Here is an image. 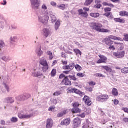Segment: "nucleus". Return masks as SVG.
<instances>
[{"mask_svg": "<svg viewBox=\"0 0 128 128\" xmlns=\"http://www.w3.org/2000/svg\"><path fill=\"white\" fill-rule=\"evenodd\" d=\"M60 20H58L54 25V28L56 30H58V28H60Z\"/></svg>", "mask_w": 128, "mask_h": 128, "instance_id": "24", "label": "nucleus"}, {"mask_svg": "<svg viewBox=\"0 0 128 128\" xmlns=\"http://www.w3.org/2000/svg\"><path fill=\"white\" fill-rule=\"evenodd\" d=\"M68 76L70 78L71 80H76L77 78L74 75L72 76V75H69Z\"/></svg>", "mask_w": 128, "mask_h": 128, "instance_id": "45", "label": "nucleus"}, {"mask_svg": "<svg viewBox=\"0 0 128 128\" xmlns=\"http://www.w3.org/2000/svg\"><path fill=\"white\" fill-rule=\"evenodd\" d=\"M126 52H124V50L122 52H114L113 54L114 56L117 58H122L124 56Z\"/></svg>", "mask_w": 128, "mask_h": 128, "instance_id": "4", "label": "nucleus"}, {"mask_svg": "<svg viewBox=\"0 0 128 128\" xmlns=\"http://www.w3.org/2000/svg\"><path fill=\"white\" fill-rule=\"evenodd\" d=\"M7 102L12 104L14 102V100L12 98H6Z\"/></svg>", "mask_w": 128, "mask_h": 128, "instance_id": "35", "label": "nucleus"}, {"mask_svg": "<svg viewBox=\"0 0 128 128\" xmlns=\"http://www.w3.org/2000/svg\"><path fill=\"white\" fill-rule=\"evenodd\" d=\"M102 94V102H106L108 98V94Z\"/></svg>", "mask_w": 128, "mask_h": 128, "instance_id": "30", "label": "nucleus"}, {"mask_svg": "<svg viewBox=\"0 0 128 128\" xmlns=\"http://www.w3.org/2000/svg\"><path fill=\"white\" fill-rule=\"evenodd\" d=\"M75 68L76 70H77V72H80V70H82V66H80L78 64H76L75 65Z\"/></svg>", "mask_w": 128, "mask_h": 128, "instance_id": "34", "label": "nucleus"}, {"mask_svg": "<svg viewBox=\"0 0 128 128\" xmlns=\"http://www.w3.org/2000/svg\"><path fill=\"white\" fill-rule=\"evenodd\" d=\"M90 16L94 18H98L100 16V13L98 12H91L90 14Z\"/></svg>", "mask_w": 128, "mask_h": 128, "instance_id": "21", "label": "nucleus"}, {"mask_svg": "<svg viewBox=\"0 0 128 128\" xmlns=\"http://www.w3.org/2000/svg\"><path fill=\"white\" fill-rule=\"evenodd\" d=\"M95 76H97L98 78H104V75L100 74V73H96L94 74Z\"/></svg>", "mask_w": 128, "mask_h": 128, "instance_id": "42", "label": "nucleus"}, {"mask_svg": "<svg viewBox=\"0 0 128 128\" xmlns=\"http://www.w3.org/2000/svg\"><path fill=\"white\" fill-rule=\"evenodd\" d=\"M68 78V76H66L62 81V82L64 84L65 86H72V81L70 80Z\"/></svg>", "mask_w": 128, "mask_h": 128, "instance_id": "7", "label": "nucleus"}, {"mask_svg": "<svg viewBox=\"0 0 128 128\" xmlns=\"http://www.w3.org/2000/svg\"><path fill=\"white\" fill-rule=\"evenodd\" d=\"M70 118H67L62 120V121L60 123V124L61 126H68V124H70Z\"/></svg>", "mask_w": 128, "mask_h": 128, "instance_id": "15", "label": "nucleus"}, {"mask_svg": "<svg viewBox=\"0 0 128 128\" xmlns=\"http://www.w3.org/2000/svg\"><path fill=\"white\" fill-rule=\"evenodd\" d=\"M103 42H104L106 46H112L114 44V41L110 40L109 37L104 38L102 40Z\"/></svg>", "mask_w": 128, "mask_h": 128, "instance_id": "12", "label": "nucleus"}, {"mask_svg": "<svg viewBox=\"0 0 128 128\" xmlns=\"http://www.w3.org/2000/svg\"><path fill=\"white\" fill-rule=\"evenodd\" d=\"M63 70H70V67L68 65L64 66H62Z\"/></svg>", "mask_w": 128, "mask_h": 128, "instance_id": "57", "label": "nucleus"}, {"mask_svg": "<svg viewBox=\"0 0 128 128\" xmlns=\"http://www.w3.org/2000/svg\"><path fill=\"white\" fill-rule=\"evenodd\" d=\"M78 15L81 16H83V18H88V14L86 12H84L82 9H79L78 10Z\"/></svg>", "mask_w": 128, "mask_h": 128, "instance_id": "10", "label": "nucleus"}, {"mask_svg": "<svg viewBox=\"0 0 128 128\" xmlns=\"http://www.w3.org/2000/svg\"><path fill=\"white\" fill-rule=\"evenodd\" d=\"M48 16H44L40 15L38 16V20L42 22V24L46 23L48 20Z\"/></svg>", "mask_w": 128, "mask_h": 128, "instance_id": "6", "label": "nucleus"}, {"mask_svg": "<svg viewBox=\"0 0 128 128\" xmlns=\"http://www.w3.org/2000/svg\"><path fill=\"white\" fill-rule=\"evenodd\" d=\"M51 20L52 22H56V17L54 15H51Z\"/></svg>", "mask_w": 128, "mask_h": 128, "instance_id": "38", "label": "nucleus"}, {"mask_svg": "<svg viewBox=\"0 0 128 128\" xmlns=\"http://www.w3.org/2000/svg\"><path fill=\"white\" fill-rule=\"evenodd\" d=\"M68 92H74V88H70L69 89Z\"/></svg>", "mask_w": 128, "mask_h": 128, "instance_id": "64", "label": "nucleus"}, {"mask_svg": "<svg viewBox=\"0 0 128 128\" xmlns=\"http://www.w3.org/2000/svg\"><path fill=\"white\" fill-rule=\"evenodd\" d=\"M68 66H69V70H74V68H75L76 66L74 62L70 63Z\"/></svg>", "mask_w": 128, "mask_h": 128, "instance_id": "33", "label": "nucleus"}, {"mask_svg": "<svg viewBox=\"0 0 128 128\" xmlns=\"http://www.w3.org/2000/svg\"><path fill=\"white\" fill-rule=\"evenodd\" d=\"M54 108H56V107L54 106H51L48 108V110L52 112V110H54Z\"/></svg>", "mask_w": 128, "mask_h": 128, "instance_id": "58", "label": "nucleus"}, {"mask_svg": "<svg viewBox=\"0 0 128 128\" xmlns=\"http://www.w3.org/2000/svg\"><path fill=\"white\" fill-rule=\"evenodd\" d=\"M77 76H79V78H84V74L82 72H78L76 74Z\"/></svg>", "mask_w": 128, "mask_h": 128, "instance_id": "46", "label": "nucleus"}, {"mask_svg": "<svg viewBox=\"0 0 128 128\" xmlns=\"http://www.w3.org/2000/svg\"><path fill=\"white\" fill-rule=\"evenodd\" d=\"M102 4L104 6H110V8H114V5L112 3H108L106 2H103Z\"/></svg>", "mask_w": 128, "mask_h": 128, "instance_id": "23", "label": "nucleus"}, {"mask_svg": "<svg viewBox=\"0 0 128 128\" xmlns=\"http://www.w3.org/2000/svg\"><path fill=\"white\" fill-rule=\"evenodd\" d=\"M83 100L85 104H87V106H90V104H92V100H90V98L86 95L84 96Z\"/></svg>", "mask_w": 128, "mask_h": 128, "instance_id": "11", "label": "nucleus"}, {"mask_svg": "<svg viewBox=\"0 0 128 128\" xmlns=\"http://www.w3.org/2000/svg\"><path fill=\"white\" fill-rule=\"evenodd\" d=\"M96 82L92 80L90 81V82H88L89 86H96Z\"/></svg>", "mask_w": 128, "mask_h": 128, "instance_id": "53", "label": "nucleus"}, {"mask_svg": "<svg viewBox=\"0 0 128 128\" xmlns=\"http://www.w3.org/2000/svg\"><path fill=\"white\" fill-rule=\"evenodd\" d=\"M1 58L3 60H4V62H8V60H10V58H6V56H3Z\"/></svg>", "mask_w": 128, "mask_h": 128, "instance_id": "52", "label": "nucleus"}, {"mask_svg": "<svg viewBox=\"0 0 128 128\" xmlns=\"http://www.w3.org/2000/svg\"><path fill=\"white\" fill-rule=\"evenodd\" d=\"M114 21L116 22H120V24H124L126 22V20L124 18H114Z\"/></svg>", "mask_w": 128, "mask_h": 128, "instance_id": "16", "label": "nucleus"}, {"mask_svg": "<svg viewBox=\"0 0 128 128\" xmlns=\"http://www.w3.org/2000/svg\"><path fill=\"white\" fill-rule=\"evenodd\" d=\"M72 112L73 114H78V112H80L82 110L78 108L75 107L72 109Z\"/></svg>", "mask_w": 128, "mask_h": 128, "instance_id": "18", "label": "nucleus"}, {"mask_svg": "<svg viewBox=\"0 0 128 128\" xmlns=\"http://www.w3.org/2000/svg\"><path fill=\"white\" fill-rule=\"evenodd\" d=\"M96 100H98V101H100V102H102V94L98 96L96 98Z\"/></svg>", "mask_w": 128, "mask_h": 128, "instance_id": "40", "label": "nucleus"}, {"mask_svg": "<svg viewBox=\"0 0 128 128\" xmlns=\"http://www.w3.org/2000/svg\"><path fill=\"white\" fill-rule=\"evenodd\" d=\"M18 116L20 118H30L32 116V114H18Z\"/></svg>", "mask_w": 128, "mask_h": 128, "instance_id": "13", "label": "nucleus"}, {"mask_svg": "<svg viewBox=\"0 0 128 128\" xmlns=\"http://www.w3.org/2000/svg\"><path fill=\"white\" fill-rule=\"evenodd\" d=\"M31 4L32 6V8H34V10H38V6H40V5H38V0H30Z\"/></svg>", "mask_w": 128, "mask_h": 128, "instance_id": "8", "label": "nucleus"}, {"mask_svg": "<svg viewBox=\"0 0 128 128\" xmlns=\"http://www.w3.org/2000/svg\"><path fill=\"white\" fill-rule=\"evenodd\" d=\"M82 124V120L78 118H74L73 121V128H78Z\"/></svg>", "mask_w": 128, "mask_h": 128, "instance_id": "3", "label": "nucleus"}, {"mask_svg": "<svg viewBox=\"0 0 128 128\" xmlns=\"http://www.w3.org/2000/svg\"><path fill=\"white\" fill-rule=\"evenodd\" d=\"M90 27L92 30L98 32H110L108 29L102 28V24L100 22H93L90 24Z\"/></svg>", "mask_w": 128, "mask_h": 128, "instance_id": "1", "label": "nucleus"}, {"mask_svg": "<svg viewBox=\"0 0 128 128\" xmlns=\"http://www.w3.org/2000/svg\"><path fill=\"white\" fill-rule=\"evenodd\" d=\"M56 69H52V72H51V76H56Z\"/></svg>", "mask_w": 128, "mask_h": 128, "instance_id": "32", "label": "nucleus"}, {"mask_svg": "<svg viewBox=\"0 0 128 128\" xmlns=\"http://www.w3.org/2000/svg\"><path fill=\"white\" fill-rule=\"evenodd\" d=\"M70 70H64L62 72L63 74H70Z\"/></svg>", "mask_w": 128, "mask_h": 128, "instance_id": "62", "label": "nucleus"}, {"mask_svg": "<svg viewBox=\"0 0 128 128\" xmlns=\"http://www.w3.org/2000/svg\"><path fill=\"white\" fill-rule=\"evenodd\" d=\"M110 40H122V39L120 37H116V36L110 35L108 36Z\"/></svg>", "mask_w": 128, "mask_h": 128, "instance_id": "17", "label": "nucleus"}, {"mask_svg": "<svg viewBox=\"0 0 128 128\" xmlns=\"http://www.w3.org/2000/svg\"><path fill=\"white\" fill-rule=\"evenodd\" d=\"M40 64H42V66H46L48 64V62H46V60H42L40 62Z\"/></svg>", "mask_w": 128, "mask_h": 128, "instance_id": "37", "label": "nucleus"}, {"mask_svg": "<svg viewBox=\"0 0 128 128\" xmlns=\"http://www.w3.org/2000/svg\"><path fill=\"white\" fill-rule=\"evenodd\" d=\"M66 76L64 73H62L59 75L58 78L59 80H64V78H65Z\"/></svg>", "mask_w": 128, "mask_h": 128, "instance_id": "39", "label": "nucleus"}, {"mask_svg": "<svg viewBox=\"0 0 128 128\" xmlns=\"http://www.w3.org/2000/svg\"><path fill=\"white\" fill-rule=\"evenodd\" d=\"M18 40L16 39V36L11 37L10 38V42L11 44H14V42H16Z\"/></svg>", "mask_w": 128, "mask_h": 128, "instance_id": "36", "label": "nucleus"}, {"mask_svg": "<svg viewBox=\"0 0 128 128\" xmlns=\"http://www.w3.org/2000/svg\"><path fill=\"white\" fill-rule=\"evenodd\" d=\"M60 94L61 93L60 91H57V92H54L53 94V96H60Z\"/></svg>", "mask_w": 128, "mask_h": 128, "instance_id": "55", "label": "nucleus"}, {"mask_svg": "<svg viewBox=\"0 0 128 128\" xmlns=\"http://www.w3.org/2000/svg\"><path fill=\"white\" fill-rule=\"evenodd\" d=\"M92 2H94V0H86L84 3V6H90Z\"/></svg>", "mask_w": 128, "mask_h": 128, "instance_id": "29", "label": "nucleus"}, {"mask_svg": "<svg viewBox=\"0 0 128 128\" xmlns=\"http://www.w3.org/2000/svg\"><path fill=\"white\" fill-rule=\"evenodd\" d=\"M108 48L110 50H116V48H114V46L112 45H112H110Z\"/></svg>", "mask_w": 128, "mask_h": 128, "instance_id": "59", "label": "nucleus"}, {"mask_svg": "<svg viewBox=\"0 0 128 128\" xmlns=\"http://www.w3.org/2000/svg\"><path fill=\"white\" fill-rule=\"evenodd\" d=\"M72 105L74 108H78V106H80V103L78 102H74V103H72Z\"/></svg>", "mask_w": 128, "mask_h": 128, "instance_id": "43", "label": "nucleus"}, {"mask_svg": "<svg viewBox=\"0 0 128 128\" xmlns=\"http://www.w3.org/2000/svg\"><path fill=\"white\" fill-rule=\"evenodd\" d=\"M43 32V35L45 38H48L50 34V30L46 28H44L42 30Z\"/></svg>", "mask_w": 128, "mask_h": 128, "instance_id": "14", "label": "nucleus"}, {"mask_svg": "<svg viewBox=\"0 0 128 128\" xmlns=\"http://www.w3.org/2000/svg\"><path fill=\"white\" fill-rule=\"evenodd\" d=\"M42 54V50H40H40L38 52V56H40Z\"/></svg>", "mask_w": 128, "mask_h": 128, "instance_id": "63", "label": "nucleus"}, {"mask_svg": "<svg viewBox=\"0 0 128 128\" xmlns=\"http://www.w3.org/2000/svg\"><path fill=\"white\" fill-rule=\"evenodd\" d=\"M10 120L12 122H18V118L16 117H12Z\"/></svg>", "mask_w": 128, "mask_h": 128, "instance_id": "49", "label": "nucleus"}, {"mask_svg": "<svg viewBox=\"0 0 128 128\" xmlns=\"http://www.w3.org/2000/svg\"><path fill=\"white\" fill-rule=\"evenodd\" d=\"M124 40L128 42V34H124Z\"/></svg>", "mask_w": 128, "mask_h": 128, "instance_id": "54", "label": "nucleus"}, {"mask_svg": "<svg viewBox=\"0 0 128 128\" xmlns=\"http://www.w3.org/2000/svg\"><path fill=\"white\" fill-rule=\"evenodd\" d=\"M53 126H54V120L52 119V118H48L46 122V128H52Z\"/></svg>", "mask_w": 128, "mask_h": 128, "instance_id": "9", "label": "nucleus"}, {"mask_svg": "<svg viewBox=\"0 0 128 128\" xmlns=\"http://www.w3.org/2000/svg\"><path fill=\"white\" fill-rule=\"evenodd\" d=\"M74 94H82V91L76 88H74Z\"/></svg>", "mask_w": 128, "mask_h": 128, "instance_id": "41", "label": "nucleus"}, {"mask_svg": "<svg viewBox=\"0 0 128 128\" xmlns=\"http://www.w3.org/2000/svg\"><path fill=\"white\" fill-rule=\"evenodd\" d=\"M77 116H80V118H84L86 116V113L83 112L80 114H77Z\"/></svg>", "mask_w": 128, "mask_h": 128, "instance_id": "51", "label": "nucleus"}, {"mask_svg": "<svg viewBox=\"0 0 128 128\" xmlns=\"http://www.w3.org/2000/svg\"><path fill=\"white\" fill-rule=\"evenodd\" d=\"M94 8H102V4H96L94 6Z\"/></svg>", "mask_w": 128, "mask_h": 128, "instance_id": "56", "label": "nucleus"}, {"mask_svg": "<svg viewBox=\"0 0 128 128\" xmlns=\"http://www.w3.org/2000/svg\"><path fill=\"white\" fill-rule=\"evenodd\" d=\"M101 68L106 70L107 72H110V74H111L112 76H114V74H112L116 73V71L112 70L111 68L108 66H102Z\"/></svg>", "mask_w": 128, "mask_h": 128, "instance_id": "5", "label": "nucleus"}, {"mask_svg": "<svg viewBox=\"0 0 128 128\" xmlns=\"http://www.w3.org/2000/svg\"><path fill=\"white\" fill-rule=\"evenodd\" d=\"M32 76H33L38 78V76H42V73L39 71L32 73Z\"/></svg>", "mask_w": 128, "mask_h": 128, "instance_id": "25", "label": "nucleus"}, {"mask_svg": "<svg viewBox=\"0 0 128 128\" xmlns=\"http://www.w3.org/2000/svg\"><path fill=\"white\" fill-rule=\"evenodd\" d=\"M121 72L124 74H128V67H124L123 68L121 69Z\"/></svg>", "mask_w": 128, "mask_h": 128, "instance_id": "28", "label": "nucleus"}, {"mask_svg": "<svg viewBox=\"0 0 128 128\" xmlns=\"http://www.w3.org/2000/svg\"><path fill=\"white\" fill-rule=\"evenodd\" d=\"M42 70L44 72H48V64H47L46 65H44L42 67Z\"/></svg>", "mask_w": 128, "mask_h": 128, "instance_id": "27", "label": "nucleus"}, {"mask_svg": "<svg viewBox=\"0 0 128 128\" xmlns=\"http://www.w3.org/2000/svg\"><path fill=\"white\" fill-rule=\"evenodd\" d=\"M104 16H106V18H114V15L112 14V12H106L104 14Z\"/></svg>", "mask_w": 128, "mask_h": 128, "instance_id": "20", "label": "nucleus"}, {"mask_svg": "<svg viewBox=\"0 0 128 128\" xmlns=\"http://www.w3.org/2000/svg\"><path fill=\"white\" fill-rule=\"evenodd\" d=\"M122 110H124V112L128 114V108H122Z\"/></svg>", "mask_w": 128, "mask_h": 128, "instance_id": "61", "label": "nucleus"}, {"mask_svg": "<svg viewBox=\"0 0 128 128\" xmlns=\"http://www.w3.org/2000/svg\"><path fill=\"white\" fill-rule=\"evenodd\" d=\"M118 46L120 48V50H124V44H122V43H120V44H119Z\"/></svg>", "mask_w": 128, "mask_h": 128, "instance_id": "47", "label": "nucleus"}, {"mask_svg": "<svg viewBox=\"0 0 128 128\" xmlns=\"http://www.w3.org/2000/svg\"><path fill=\"white\" fill-rule=\"evenodd\" d=\"M6 44H4V42L2 40H0V48H4Z\"/></svg>", "mask_w": 128, "mask_h": 128, "instance_id": "48", "label": "nucleus"}, {"mask_svg": "<svg viewBox=\"0 0 128 128\" xmlns=\"http://www.w3.org/2000/svg\"><path fill=\"white\" fill-rule=\"evenodd\" d=\"M58 8H60V10H64V8H66V4H61L58 6Z\"/></svg>", "mask_w": 128, "mask_h": 128, "instance_id": "50", "label": "nucleus"}, {"mask_svg": "<svg viewBox=\"0 0 128 128\" xmlns=\"http://www.w3.org/2000/svg\"><path fill=\"white\" fill-rule=\"evenodd\" d=\"M66 114V110H64L63 111L60 112L58 114H57L58 118H62V116H64V114Z\"/></svg>", "mask_w": 128, "mask_h": 128, "instance_id": "22", "label": "nucleus"}, {"mask_svg": "<svg viewBox=\"0 0 128 128\" xmlns=\"http://www.w3.org/2000/svg\"><path fill=\"white\" fill-rule=\"evenodd\" d=\"M73 51L74 52H75V54H76V56H78V54H80V56H82V52H80V50L78 48H74L73 50Z\"/></svg>", "mask_w": 128, "mask_h": 128, "instance_id": "31", "label": "nucleus"}, {"mask_svg": "<svg viewBox=\"0 0 128 128\" xmlns=\"http://www.w3.org/2000/svg\"><path fill=\"white\" fill-rule=\"evenodd\" d=\"M98 56L100 59L96 62V64H106L108 62V58L106 56L100 54H99Z\"/></svg>", "mask_w": 128, "mask_h": 128, "instance_id": "2", "label": "nucleus"}, {"mask_svg": "<svg viewBox=\"0 0 128 128\" xmlns=\"http://www.w3.org/2000/svg\"><path fill=\"white\" fill-rule=\"evenodd\" d=\"M111 11H112V8L110 7H106L104 8V12H111Z\"/></svg>", "mask_w": 128, "mask_h": 128, "instance_id": "44", "label": "nucleus"}, {"mask_svg": "<svg viewBox=\"0 0 128 128\" xmlns=\"http://www.w3.org/2000/svg\"><path fill=\"white\" fill-rule=\"evenodd\" d=\"M112 94H113V96H116L118 94V89H116V88H113L112 90Z\"/></svg>", "mask_w": 128, "mask_h": 128, "instance_id": "26", "label": "nucleus"}, {"mask_svg": "<svg viewBox=\"0 0 128 128\" xmlns=\"http://www.w3.org/2000/svg\"><path fill=\"white\" fill-rule=\"evenodd\" d=\"M16 100H26V97L24 95H20L16 97Z\"/></svg>", "mask_w": 128, "mask_h": 128, "instance_id": "19", "label": "nucleus"}, {"mask_svg": "<svg viewBox=\"0 0 128 128\" xmlns=\"http://www.w3.org/2000/svg\"><path fill=\"white\" fill-rule=\"evenodd\" d=\"M0 124L2 126H4L6 124V121L4 120H2L0 121Z\"/></svg>", "mask_w": 128, "mask_h": 128, "instance_id": "60", "label": "nucleus"}]
</instances>
